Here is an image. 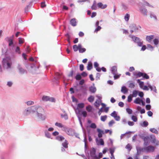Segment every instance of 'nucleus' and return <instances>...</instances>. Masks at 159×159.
<instances>
[{"mask_svg":"<svg viewBox=\"0 0 159 159\" xmlns=\"http://www.w3.org/2000/svg\"><path fill=\"white\" fill-rule=\"evenodd\" d=\"M84 107V103H78V104L77 109L78 111V113H80V111L78 107L79 108H82Z\"/></svg>","mask_w":159,"mask_h":159,"instance_id":"obj_21","label":"nucleus"},{"mask_svg":"<svg viewBox=\"0 0 159 159\" xmlns=\"http://www.w3.org/2000/svg\"><path fill=\"white\" fill-rule=\"evenodd\" d=\"M154 48L152 47L150 44H147V49H149L151 51H152L153 50Z\"/></svg>","mask_w":159,"mask_h":159,"instance_id":"obj_38","label":"nucleus"},{"mask_svg":"<svg viewBox=\"0 0 159 159\" xmlns=\"http://www.w3.org/2000/svg\"><path fill=\"white\" fill-rule=\"evenodd\" d=\"M107 118V116L105 115L104 116H101L100 118L101 120L103 122L105 121Z\"/></svg>","mask_w":159,"mask_h":159,"instance_id":"obj_39","label":"nucleus"},{"mask_svg":"<svg viewBox=\"0 0 159 159\" xmlns=\"http://www.w3.org/2000/svg\"><path fill=\"white\" fill-rule=\"evenodd\" d=\"M97 131L98 132V136L99 138L102 137V134H104V131L101 129L98 128L97 129Z\"/></svg>","mask_w":159,"mask_h":159,"instance_id":"obj_11","label":"nucleus"},{"mask_svg":"<svg viewBox=\"0 0 159 159\" xmlns=\"http://www.w3.org/2000/svg\"><path fill=\"white\" fill-rule=\"evenodd\" d=\"M121 91L124 94L126 93L128 91V89L125 86H122L121 87Z\"/></svg>","mask_w":159,"mask_h":159,"instance_id":"obj_17","label":"nucleus"},{"mask_svg":"<svg viewBox=\"0 0 159 159\" xmlns=\"http://www.w3.org/2000/svg\"><path fill=\"white\" fill-rule=\"evenodd\" d=\"M3 66L6 68H10L11 67V63H10L7 58L3 59L2 61Z\"/></svg>","mask_w":159,"mask_h":159,"instance_id":"obj_4","label":"nucleus"},{"mask_svg":"<svg viewBox=\"0 0 159 159\" xmlns=\"http://www.w3.org/2000/svg\"><path fill=\"white\" fill-rule=\"evenodd\" d=\"M98 7L99 8H101L102 9L105 8L107 5L106 4L103 5L101 2H99L97 4Z\"/></svg>","mask_w":159,"mask_h":159,"instance_id":"obj_14","label":"nucleus"},{"mask_svg":"<svg viewBox=\"0 0 159 159\" xmlns=\"http://www.w3.org/2000/svg\"><path fill=\"white\" fill-rule=\"evenodd\" d=\"M6 39H8V41L9 42V45L11 46L13 44V42L12 39H10L9 38H6Z\"/></svg>","mask_w":159,"mask_h":159,"instance_id":"obj_33","label":"nucleus"},{"mask_svg":"<svg viewBox=\"0 0 159 159\" xmlns=\"http://www.w3.org/2000/svg\"><path fill=\"white\" fill-rule=\"evenodd\" d=\"M64 112V114H61V117L62 118H64L65 120H66L68 119V117L67 115V114L65 112V111Z\"/></svg>","mask_w":159,"mask_h":159,"instance_id":"obj_30","label":"nucleus"},{"mask_svg":"<svg viewBox=\"0 0 159 159\" xmlns=\"http://www.w3.org/2000/svg\"><path fill=\"white\" fill-rule=\"evenodd\" d=\"M139 11L140 13L144 16H147L148 15V11L147 9L144 7L141 6L139 8Z\"/></svg>","mask_w":159,"mask_h":159,"instance_id":"obj_6","label":"nucleus"},{"mask_svg":"<svg viewBox=\"0 0 159 159\" xmlns=\"http://www.w3.org/2000/svg\"><path fill=\"white\" fill-rule=\"evenodd\" d=\"M96 127V125L94 123H92L90 125V127L91 128L95 129Z\"/></svg>","mask_w":159,"mask_h":159,"instance_id":"obj_51","label":"nucleus"},{"mask_svg":"<svg viewBox=\"0 0 159 159\" xmlns=\"http://www.w3.org/2000/svg\"><path fill=\"white\" fill-rule=\"evenodd\" d=\"M121 4L122 8L126 10L128 8V5L124 3L121 2Z\"/></svg>","mask_w":159,"mask_h":159,"instance_id":"obj_35","label":"nucleus"},{"mask_svg":"<svg viewBox=\"0 0 159 159\" xmlns=\"http://www.w3.org/2000/svg\"><path fill=\"white\" fill-rule=\"evenodd\" d=\"M141 27L140 26H137L135 24H132L129 26V28L130 29V32L132 33L133 32H136L139 29V28Z\"/></svg>","mask_w":159,"mask_h":159,"instance_id":"obj_3","label":"nucleus"},{"mask_svg":"<svg viewBox=\"0 0 159 159\" xmlns=\"http://www.w3.org/2000/svg\"><path fill=\"white\" fill-rule=\"evenodd\" d=\"M114 118L115 119V120H116V121H119L120 120V116H117V115Z\"/></svg>","mask_w":159,"mask_h":159,"instance_id":"obj_63","label":"nucleus"},{"mask_svg":"<svg viewBox=\"0 0 159 159\" xmlns=\"http://www.w3.org/2000/svg\"><path fill=\"white\" fill-rule=\"evenodd\" d=\"M148 125V122L147 121H143L142 124H141V125L144 127H146Z\"/></svg>","mask_w":159,"mask_h":159,"instance_id":"obj_37","label":"nucleus"},{"mask_svg":"<svg viewBox=\"0 0 159 159\" xmlns=\"http://www.w3.org/2000/svg\"><path fill=\"white\" fill-rule=\"evenodd\" d=\"M142 100L139 98H137L134 100V103L136 104H141V102Z\"/></svg>","mask_w":159,"mask_h":159,"instance_id":"obj_26","label":"nucleus"},{"mask_svg":"<svg viewBox=\"0 0 159 159\" xmlns=\"http://www.w3.org/2000/svg\"><path fill=\"white\" fill-rule=\"evenodd\" d=\"M151 106L150 105H147L146 106V109L147 110H149L151 109Z\"/></svg>","mask_w":159,"mask_h":159,"instance_id":"obj_59","label":"nucleus"},{"mask_svg":"<svg viewBox=\"0 0 159 159\" xmlns=\"http://www.w3.org/2000/svg\"><path fill=\"white\" fill-rule=\"evenodd\" d=\"M146 152H152L154 151L155 148L152 145H149L148 147H145Z\"/></svg>","mask_w":159,"mask_h":159,"instance_id":"obj_8","label":"nucleus"},{"mask_svg":"<svg viewBox=\"0 0 159 159\" xmlns=\"http://www.w3.org/2000/svg\"><path fill=\"white\" fill-rule=\"evenodd\" d=\"M132 132L129 131L128 132H126L125 134H122L120 136V139H123L124 136L126 134H130Z\"/></svg>","mask_w":159,"mask_h":159,"instance_id":"obj_44","label":"nucleus"},{"mask_svg":"<svg viewBox=\"0 0 159 159\" xmlns=\"http://www.w3.org/2000/svg\"><path fill=\"white\" fill-rule=\"evenodd\" d=\"M73 49L75 52H76L79 50V47L76 45H74L73 46Z\"/></svg>","mask_w":159,"mask_h":159,"instance_id":"obj_47","label":"nucleus"},{"mask_svg":"<svg viewBox=\"0 0 159 159\" xmlns=\"http://www.w3.org/2000/svg\"><path fill=\"white\" fill-rule=\"evenodd\" d=\"M24 39L21 38L19 39V44H22L24 43Z\"/></svg>","mask_w":159,"mask_h":159,"instance_id":"obj_58","label":"nucleus"},{"mask_svg":"<svg viewBox=\"0 0 159 159\" xmlns=\"http://www.w3.org/2000/svg\"><path fill=\"white\" fill-rule=\"evenodd\" d=\"M34 102L32 101H29L27 102V104L28 105H30L33 104Z\"/></svg>","mask_w":159,"mask_h":159,"instance_id":"obj_64","label":"nucleus"},{"mask_svg":"<svg viewBox=\"0 0 159 159\" xmlns=\"http://www.w3.org/2000/svg\"><path fill=\"white\" fill-rule=\"evenodd\" d=\"M97 27L95 30V32L96 33H97L98 31L100 30L101 29V27L100 26H97Z\"/></svg>","mask_w":159,"mask_h":159,"instance_id":"obj_60","label":"nucleus"},{"mask_svg":"<svg viewBox=\"0 0 159 159\" xmlns=\"http://www.w3.org/2000/svg\"><path fill=\"white\" fill-rule=\"evenodd\" d=\"M94 100V97L92 95H90L88 98V101L91 102H93Z\"/></svg>","mask_w":159,"mask_h":159,"instance_id":"obj_32","label":"nucleus"},{"mask_svg":"<svg viewBox=\"0 0 159 159\" xmlns=\"http://www.w3.org/2000/svg\"><path fill=\"white\" fill-rule=\"evenodd\" d=\"M154 38V36L153 35H151L149 36H147L146 37V40L149 42H151L152 40Z\"/></svg>","mask_w":159,"mask_h":159,"instance_id":"obj_19","label":"nucleus"},{"mask_svg":"<svg viewBox=\"0 0 159 159\" xmlns=\"http://www.w3.org/2000/svg\"><path fill=\"white\" fill-rule=\"evenodd\" d=\"M86 109L88 111H89V112L90 111L92 110V108H91V107L90 106H87L86 107Z\"/></svg>","mask_w":159,"mask_h":159,"instance_id":"obj_61","label":"nucleus"},{"mask_svg":"<svg viewBox=\"0 0 159 159\" xmlns=\"http://www.w3.org/2000/svg\"><path fill=\"white\" fill-rule=\"evenodd\" d=\"M42 100L43 101H49L51 102H54L55 99L52 97H50L46 96H43L42 98Z\"/></svg>","mask_w":159,"mask_h":159,"instance_id":"obj_7","label":"nucleus"},{"mask_svg":"<svg viewBox=\"0 0 159 159\" xmlns=\"http://www.w3.org/2000/svg\"><path fill=\"white\" fill-rule=\"evenodd\" d=\"M137 91L136 90H134L133 91L131 95L132 97H136L137 96Z\"/></svg>","mask_w":159,"mask_h":159,"instance_id":"obj_36","label":"nucleus"},{"mask_svg":"<svg viewBox=\"0 0 159 159\" xmlns=\"http://www.w3.org/2000/svg\"><path fill=\"white\" fill-rule=\"evenodd\" d=\"M129 15L128 14H126L124 17L125 20L126 21H128L129 19Z\"/></svg>","mask_w":159,"mask_h":159,"instance_id":"obj_40","label":"nucleus"},{"mask_svg":"<svg viewBox=\"0 0 159 159\" xmlns=\"http://www.w3.org/2000/svg\"><path fill=\"white\" fill-rule=\"evenodd\" d=\"M153 137L154 138H153V139H152V141H151L152 143H156V144L157 145H158V143H159L158 142H157L156 143V139L155 138V137L154 136H153Z\"/></svg>","mask_w":159,"mask_h":159,"instance_id":"obj_50","label":"nucleus"},{"mask_svg":"<svg viewBox=\"0 0 159 159\" xmlns=\"http://www.w3.org/2000/svg\"><path fill=\"white\" fill-rule=\"evenodd\" d=\"M143 75V73L140 72H138V71H135L134 72V76H136L137 77H140Z\"/></svg>","mask_w":159,"mask_h":159,"instance_id":"obj_13","label":"nucleus"},{"mask_svg":"<svg viewBox=\"0 0 159 159\" xmlns=\"http://www.w3.org/2000/svg\"><path fill=\"white\" fill-rule=\"evenodd\" d=\"M17 68L19 72L23 74L26 72V70L23 69L19 65H18Z\"/></svg>","mask_w":159,"mask_h":159,"instance_id":"obj_18","label":"nucleus"},{"mask_svg":"<svg viewBox=\"0 0 159 159\" xmlns=\"http://www.w3.org/2000/svg\"><path fill=\"white\" fill-rule=\"evenodd\" d=\"M125 148L127 149L128 151H130L132 148V147L130 144L129 143L126 145L125 146Z\"/></svg>","mask_w":159,"mask_h":159,"instance_id":"obj_43","label":"nucleus"},{"mask_svg":"<svg viewBox=\"0 0 159 159\" xmlns=\"http://www.w3.org/2000/svg\"><path fill=\"white\" fill-rule=\"evenodd\" d=\"M115 121L113 120H112L110 121L108 123V125L110 127H111L112 126V125L115 124Z\"/></svg>","mask_w":159,"mask_h":159,"instance_id":"obj_46","label":"nucleus"},{"mask_svg":"<svg viewBox=\"0 0 159 159\" xmlns=\"http://www.w3.org/2000/svg\"><path fill=\"white\" fill-rule=\"evenodd\" d=\"M81 75L80 74H77L75 77V78L76 80H79L81 79Z\"/></svg>","mask_w":159,"mask_h":159,"instance_id":"obj_45","label":"nucleus"},{"mask_svg":"<svg viewBox=\"0 0 159 159\" xmlns=\"http://www.w3.org/2000/svg\"><path fill=\"white\" fill-rule=\"evenodd\" d=\"M129 87L131 88H134L135 87V85L133 83H130L129 84Z\"/></svg>","mask_w":159,"mask_h":159,"instance_id":"obj_55","label":"nucleus"},{"mask_svg":"<svg viewBox=\"0 0 159 159\" xmlns=\"http://www.w3.org/2000/svg\"><path fill=\"white\" fill-rule=\"evenodd\" d=\"M150 17L151 18H153L155 20H157V18L156 16L152 12H151L150 13Z\"/></svg>","mask_w":159,"mask_h":159,"instance_id":"obj_42","label":"nucleus"},{"mask_svg":"<svg viewBox=\"0 0 159 159\" xmlns=\"http://www.w3.org/2000/svg\"><path fill=\"white\" fill-rule=\"evenodd\" d=\"M136 149L137 151V154L139 155L140 153L142 152H146L145 147L142 148L141 147L137 146Z\"/></svg>","mask_w":159,"mask_h":159,"instance_id":"obj_9","label":"nucleus"},{"mask_svg":"<svg viewBox=\"0 0 159 159\" xmlns=\"http://www.w3.org/2000/svg\"><path fill=\"white\" fill-rule=\"evenodd\" d=\"M111 73L113 75L116 74L117 72V68L116 66L112 67L111 68Z\"/></svg>","mask_w":159,"mask_h":159,"instance_id":"obj_15","label":"nucleus"},{"mask_svg":"<svg viewBox=\"0 0 159 159\" xmlns=\"http://www.w3.org/2000/svg\"><path fill=\"white\" fill-rule=\"evenodd\" d=\"M89 90L90 92L93 93H95L96 91V88L95 87L92 86H91L89 88Z\"/></svg>","mask_w":159,"mask_h":159,"instance_id":"obj_25","label":"nucleus"},{"mask_svg":"<svg viewBox=\"0 0 159 159\" xmlns=\"http://www.w3.org/2000/svg\"><path fill=\"white\" fill-rule=\"evenodd\" d=\"M60 142H61L62 147L61 148V151L62 152L65 151V148H67L68 147V141L65 139V138L63 136H60Z\"/></svg>","mask_w":159,"mask_h":159,"instance_id":"obj_2","label":"nucleus"},{"mask_svg":"<svg viewBox=\"0 0 159 159\" xmlns=\"http://www.w3.org/2000/svg\"><path fill=\"white\" fill-rule=\"evenodd\" d=\"M84 143H85L84 147H85V151L86 149V147H87L86 142L87 141V139L86 138V134H84Z\"/></svg>","mask_w":159,"mask_h":159,"instance_id":"obj_31","label":"nucleus"},{"mask_svg":"<svg viewBox=\"0 0 159 159\" xmlns=\"http://www.w3.org/2000/svg\"><path fill=\"white\" fill-rule=\"evenodd\" d=\"M139 39L138 40H137L135 42V43H137V45L140 47L142 46L143 44V41H142L139 38Z\"/></svg>","mask_w":159,"mask_h":159,"instance_id":"obj_20","label":"nucleus"},{"mask_svg":"<svg viewBox=\"0 0 159 159\" xmlns=\"http://www.w3.org/2000/svg\"><path fill=\"white\" fill-rule=\"evenodd\" d=\"M117 115V114L116 112L115 111H113L112 113H111L110 114V115L114 117V118Z\"/></svg>","mask_w":159,"mask_h":159,"instance_id":"obj_53","label":"nucleus"},{"mask_svg":"<svg viewBox=\"0 0 159 159\" xmlns=\"http://www.w3.org/2000/svg\"><path fill=\"white\" fill-rule=\"evenodd\" d=\"M148 137H145L143 138L144 145L145 146H147L149 144V143L148 140Z\"/></svg>","mask_w":159,"mask_h":159,"instance_id":"obj_22","label":"nucleus"},{"mask_svg":"<svg viewBox=\"0 0 159 159\" xmlns=\"http://www.w3.org/2000/svg\"><path fill=\"white\" fill-rule=\"evenodd\" d=\"M143 73V78H145L146 79H149V76L147 74L145 73Z\"/></svg>","mask_w":159,"mask_h":159,"instance_id":"obj_52","label":"nucleus"},{"mask_svg":"<svg viewBox=\"0 0 159 159\" xmlns=\"http://www.w3.org/2000/svg\"><path fill=\"white\" fill-rule=\"evenodd\" d=\"M60 128H61V130L66 132L68 127L60 123Z\"/></svg>","mask_w":159,"mask_h":159,"instance_id":"obj_29","label":"nucleus"},{"mask_svg":"<svg viewBox=\"0 0 159 159\" xmlns=\"http://www.w3.org/2000/svg\"><path fill=\"white\" fill-rule=\"evenodd\" d=\"M139 84L140 87L142 89L143 87V86L144 82L143 81H141L139 83Z\"/></svg>","mask_w":159,"mask_h":159,"instance_id":"obj_62","label":"nucleus"},{"mask_svg":"<svg viewBox=\"0 0 159 159\" xmlns=\"http://www.w3.org/2000/svg\"><path fill=\"white\" fill-rule=\"evenodd\" d=\"M149 130L150 131L153 133L156 134H157L158 133L157 130L155 128H151L149 129Z\"/></svg>","mask_w":159,"mask_h":159,"instance_id":"obj_34","label":"nucleus"},{"mask_svg":"<svg viewBox=\"0 0 159 159\" xmlns=\"http://www.w3.org/2000/svg\"><path fill=\"white\" fill-rule=\"evenodd\" d=\"M131 119L135 122L137 121L138 120L137 117L134 116H132Z\"/></svg>","mask_w":159,"mask_h":159,"instance_id":"obj_49","label":"nucleus"},{"mask_svg":"<svg viewBox=\"0 0 159 159\" xmlns=\"http://www.w3.org/2000/svg\"><path fill=\"white\" fill-rule=\"evenodd\" d=\"M143 4L144 5H146V6L149 7H151L152 8L154 7L153 6H152V5H150L148 2H146V1L144 2Z\"/></svg>","mask_w":159,"mask_h":159,"instance_id":"obj_41","label":"nucleus"},{"mask_svg":"<svg viewBox=\"0 0 159 159\" xmlns=\"http://www.w3.org/2000/svg\"><path fill=\"white\" fill-rule=\"evenodd\" d=\"M90 155L92 159H98V156L96 155V150L92 148L90 150Z\"/></svg>","mask_w":159,"mask_h":159,"instance_id":"obj_5","label":"nucleus"},{"mask_svg":"<svg viewBox=\"0 0 159 159\" xmlns=\"http://www.w3.org/2000/svg\"><path fill=\"white\" fill-rule=\"evenodd\" d=\"M86 49L85 48H82L79 49V52L80 53H82L86 51Z\"/></svg>","mask_w":159,"mask_h":159,"instance_id":"obj_56","label":"nucleus"},{"mask_svg":"<svg viewBox=\"0 0 159 159\" xmlns=\"http://www.w3.org/2000/svg\"><path fill=\"white\" fill-rule=\"evenodd\" d=\"M93 68V64L91 62L89 61L88 63L87 69L88 70H90Z\"/></svg>","mask_w":159,"mask_h":159,"instance_id":"obj_24","label":"nucleus"},{"mask_svg":"<svg viewBox=\"0 0 159 159\" xmlns=\"http://www.w3.org/2000/svg\"><path fill=\"white\" fill-rule=\"evenodd\" d=\"M126 111L129 114H131L133 112L132 110L129 108H127L126 109Z\"/></svg>","mask_w":159,"mask_h":159,"instance_id":"obj_48","label":"nucleus"},{"mask_svg":"<svg viewBox=\"0 0 159 159\" xmlns=\"http://www.w3.org/2000/svg\"><path fill=\"white\" fill-rule=\"evenodd\" d=\"M148 87L151 89V91H153L156 93H157V89L155 86H152L150 84L148 85Z\"/></svg>","mask_w":159,"mask_h":159,"instance_id":"obj_28","label":"nucleus"},{"mask_svg":"<svg viewBox=\"0 0 159 159\" xmlns=\"http://www.w3.org/2000/svg\"><path fill=\"white\" fill-rule=\"evenodd\" d=\"M132 97L131 95L128 96V101L129 102H130L131 101L132 99Z\"/></svg>","mask_w":159,"mask_h":159,"instance_id":"obj_57","label":"nucleus"},{"mask_svg":"<svg viewBox=\"0 0 159 159\" xmlns=\"http://www.w3.org/2000/svg\"><path fill=\"white\" fill-rule=\"evenodd\" d=\"M66 132L69 135H72L74 133V131L71 128L68 127Z\"/></svg>","mask_w":159,"mask_h":159,"instance_id":"obj_12","label":"nucleus"},{"mask_svg":"<svg viewBox=\"0 0 159 159\" xmlns=\"http://www.w3.org/2000/svg\"><path fill=\"white\" fill-rule=\"evenodd\" d=\"M153 41L154 42V44L155 45H157L158 44V39H155L153 40Z\"/></svg>","mask_w":159,"mask_h":159,"instance_id":"obj_54","label":"nucleus"},{"mask_svg":"<svg viewBox=\"0 0 159 159\" xmlns=\"http://www.w3.org/2000/svg\"><path fill=\"white\" fill-rule=\"evenodd\" d=\"M129 37L132 39V40L134 41V43H135L136 41L137 40H138V39H139L138 37H137L135 36L129 35Z\"/></svg>","mask_w":159,"mask_h":159,"instance_id":"obj_23","label":"nucleus"},{"mask_svg":"<svg viewBox=\"0 0 159 159\" xmlns=\"http://www.w3.org/2000/svg\"><path fill=\"white\" fill-rule=\"evenodd\" d=\"M70 24L73 26H75L77 25V22L75 18H73L70 20Z\"/></svg>","mask_w":159,"mask_h":159,"instance_id":"obj_16","label":"nucleus"},{"mask_svg":"<svg viewBox=\"0 0 159 159\" xmlns=\"http://www.w3.org/2000/svg\"><path fill=\"white\" fill-rule=\"evenodd\" d=\"M43 109L41 107L37 108L35 106H32L26 109L24 111V115L27 116L31 115L32 117L37 119L43 120L45 119L44 116L42 114Z\"/></svg>","mask_w":159,"mask_h":159,"instance_id":"obj_1","label":"nucleus"},{"mask_svg":"<svg viewBox=\"0 0 159 159\" xmlns=\"http://www.w3.org/2000/svg\"><path fill=\"white\" fill-rule=\"evenodd\" d=\"M96 143L98 145H103L104 144V142L102 139L100 138L98 140L97 138L96 139Z\"/></svg>","mask_w":159,"mask_h":159,"instance_id":"obj_10","label":"nucleus"},{"mask_svg":"<svg viewBox=\"0 0 159 159\" xmlns=\"http://www.w3.org/2000/svg\"><path fill=\"white\" fill-rule=\"evenodd\" d=\"M101 102V99H98L95 102L94 105L97 107H98L100 105Z\"/></svg>","mask_w":159,"mask_h":159,"instance_id":"obj_27","label":"nucleus"}]
</instances>
